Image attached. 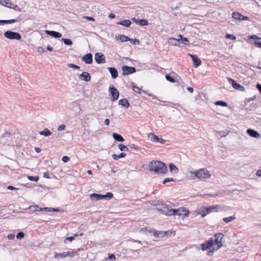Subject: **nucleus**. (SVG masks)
Here are the masks:
<instances>
[{"label": "nucleus", "instance_id": "f257e3e1", "mask_svg": "<svg viewBox=\"0 0 261 261\" xmlns=\"http://www.w3.org/2000/svg\"><path fill=\"white\" fill-rule=\"evenodd\" d=\"M149 170L156 174H165L167 172L166 164L162 162L152 161L149 164Z\"/></svg>", "mask_w": 261, "mask_h": 261}, {"label": "nucleus", "instance_id": "f03ea898", "mask_svg": "<svg viewBox=\"0 0 261 261\" xmlns=\"http://www.w3.org/2000/svg\"><path fill=\"white\" fill-rule=\"evenodd\" d=\"M224 236L222 233H216L214 236L213 239L214 245L212 247L214 252V250H217L223 245V239Z\"/></svg>", "mask_w": 261, "mask_h": 261}, {"label": "nucleus", "instance_id": "7ed1b4c3", "mask_svg": "<svg viewBox=\"0 0 261 261\" xmlns=\"http://www.w3.org/2000/svg\"><path fill=\"white\" fill-rule=\"evenodd\" d=\"M197 179L199 180H203L204 179H208L211 177V174L206 168H201L196 170Z\"/></svg>", "mask_w": 261, "mask_h": 261}, {"label": "nucleus", "instance_id": "20e7f679", "mask_svg": "<svg viewBox=\"0 0 261 261\" xmlns=\"http://www.w3.org/2000/svg\"><path fill=\"white\" fill-rule=\"evenodd\" d=\"M4 36L11 40H19L21 38V36L19 33L13 32L11 31H7L4 33Z\"/></svg>", "mask_w": 261, "mask_h": 261}, {"label": "nucleus", "instance_id": "39448f33", "mask_svg": "<svg viewBox=\"0 0 261 261\" xmlns=\"http://www.w3.org/2000/svg\"><path fill=\"white\" fill-rule=\"evenodd\" d=\"M158 212L166 216H174V209L163 206L162 208H156Z\"/></svg>", "mask_w": 261, "mask_h": 261}, {"label": "nucleus", "instance_id": "423d86ee", "mask_svg": "<svg viewBox=\"0 0 261 261\" xmlns=\"http://www.w3.org/2000/svg\"><path fill=\"white\" fill-rule=\"evenodd\" d=\"M174 215H178L181 216L183 218L187 216L189 214V211L188 209L185 207H180L177 210L174 209Z\"/></svg>", "mask_w": 261, "mask_h": 261}, {"label": "nucleus", "instance_id": "0eeeda50", "mask_svg": "<svg viewBox=\"0 0 261 261\" xmlns=\"http://www.w3.org/2000/svg\"><path fill=\"white\" fill-rule=\"evenodd\" d=\"M78 254L76 252H66L63 253H55L54 257L55 258H64L68 256H74L77 255Z\"/></svg>", "mask_w": 261, "mask_h": 261}, {"label": "nucleus", "instance_id": "6e6552de", "mask_svg": "<svg viewBox=\"0 0 261 261\" xmlns=\"http://www.w3.org/2000/svg\"><path fill=\"white\" fill-rule=\"evenodd\" d=\"M148 138L153 142H160L162 144H164L165 142V140L162 138H159L157 136L155 135L153 133H149L148 134Z\"/></svg>", "mask_w": 261, "mask_h": 261}, {"label": "nucleus", "instance_id": "1a4fd4ad", "mask_svg": "<svg viewBox=\"0 0 261 261\" xmlns=\"http://www.w3.org/2000/svg\"><path fill=\"white\" fill-rule=\"evenodd\" d=\"M94 59L96 62L98 64L105 63V57L101 53H96L95 54Z\"/></svg>", "mask_w": 261, "mask_h": 261}, {"label": "nucleus", "instance_id": "9d476101", "mask_svg": "<svg viewBox=\"0 0 261 261\" xmlns=\"http://www.w3.org/2000/svg\"><path fill=\"white\" fill-rule=\"evenodd\" d=\"M228 80L231 83L232 86L234 89H237V90H238L239 91H244L245 90V88L243 86H242L241 85H240L239 84L237 83L236 82V81H234V80L232 79L231 78L228 77Z\"/></svg>", "mask_w": 261, "mask_h": 261}, {"label": "nucleus", "instance_id": "9b49d317", "mask_svg": "<svg viewBox=\"0 0 261 261\" xmlns=\"http://www.w3.org/2000/svg\"><path fill=\"white\" fill-rule=\"evenodd\" d=\"M123 75H128L136 72L134 67L131 66H122Z\"/></svg>", "mask_w": 261, "mask_h": 261}, {"label": "nucleus", "instance_id": "f8f14e48", "mask_svg": "<svg viewBox=\"0 0 261 261\" xmlns=\"http://www.w3.org/2000/svg\"><path fill=\"white\" fill-rule=\"evenodd\" d=\"M109 92L112 96V100L115 101L117 100L119 95V91L114 87L109 88Z\"/></svg>", "mask_w": 261, "mask_h": 261}, {"label": "nucleus", "instance_id": "ddd939ff", "mask_svg": "<svg viewBox=\"0 0 261 261\" xmlns=\"http://www.w3.org/2000/svg\"><path fill=\"white\" fill-rule=\"evenodd\" d=\"M214 241L213 239H210L208 241L204 243L201 244L200 247L202 250H205L209 249L213 246Z\"/></svg>", "mask_w": 261, "mask_h": 261}, {"label": "nucleus", "instance_id": "4468645a", "mask_svg": "<svg viewBox=\"0 0 261 261\" xmlns=\"http://www.w3.org/2000/svg\"><path fill=\"white\" fill-rule=\"evenodd\" d=\"M45 32L47 35L55 38H59L62 36V34L60 33L54 31L45 30Z\"/></svg>", "mask_w": 261, "mask_h": 261}, {"label": "nucleus", "instance_id": "2eb2a0df", "mask_svg": "<svg viewBox=\"0 0 261 261\" xmlns=\"http://www.w3.org/2000/svg\"><path fill=\"white\" fill-rule=\"evenodd\" d=\"M82 61H84L87 64H90L92 63L93 58L91 53L87 54L82 57Z\"/></svg>", "mask_w": 261, "mask_h": 261}, {"label": "nucleus", "instance_id": "dca6fc26", "mask_svg": "<svg viewBox=\"0 0 261 261\" xmlns=\"http://www.w3.org/2000/svg\"><path fill=\"white\" fill-rule=\"evenodd\" d=\"M120 63L121 64H128V65H132V64H135L136 61L135 60H133L132 59L129 58H121L120 59Z\"/></svg>", "mask_w": 261, "mask_h": 261}, {"label": "nucleus", "instance_id": "f3484780", "mask_svg": "<svg viewBox=\"0 0 261 261\" xmlns=\"http://www.w3.org/2000/svg\"><path fill=\"white\" fill-rule=\"evenodd\" d=\"M206 208H207V207L202 206V207L198 208L196 211V213L198 215H201V216L202 217H204L207 214H208L207 211H206Z\"/></svg>", "mask_w": 261, "mask_h": 261}, {"label": "nucleus", "instance_id": "a211bd4d", "mask_svg": "<svg viewBox=\"0 0 261 261\" xmlns=\"http://www.w3.org/2000/svg\"><path fill=\"white\" fill-rule=\"evenodd\" d=\"M247 133L251 137L255 138H259L260 135L254 129L249 128L247 130Z\"/></svg>", "mask_w": 261, "mask_h": 261}, {"label": "nucleus", "instance_id": "6ab92c4d", "mask_svg": "<svg viewBox=\"0 0 261 261\" xmlns=\"http://www.w3.org/2000/svg\"><path fill=\"white\" fill-rule=\"evenodd\" d=\"M79 77L83 81L89 82L91 80L90 74L87 72H83L79 75Z\"/></svg>", "mask_w": 261, "mask_h": 261}, {"label": "nucleus", "instance_id": "aec40b11", "mask_svg": "<svg viewBox=\"0 0 261 261\" xmlns=\"http://www.w3.org/2000/svg\"><path fill=\"white\" fill-rule=\"evenodd\" d=\"M168 43L171 45L177 46L180 43V39L174 38H170L168 40Z\"/></svg>", "mask_w": 261, "mask_h": 261}, {"label": "nucleus", "instance_id": "412c9836", "mask_svg": "<svg viewBox=\"0 0 261 261\" xmlns=\"http://www.w3.org/2000/svg\"><path fill=\"white\" fill-rule=\"evenodd\" d=\"M189 55L193 60V65H200L201 64V60L197 57L196 55L191 54Z\"/></svg>", "mask_w": 261, "mask_h": 261}, {"label": "nucleus", "instance_id": "4be33fe9", "mask_svg": "<svg viewBox=\"0 0 261 261\" xmlns=\"http://www.w3.org/2000/svg\"><path fill=\"white\" fill-rule=\"evenodd\" d=\"M108 70L111 74L113 79H116L118 76V72L117 70L114 67H109Z\"/></svg>", "mask_w": 261, "mask_h": 261}, {"label": "nucleus", "instance_id": "5701e85b", "mask_svg": "<svg viewBox=\"0 0 261 261\" xmlns=\"http://www.w3.org/2000/svg\"><path fill=\"white\" fill-rule=\"evenodd\" d=\"M169 168L171 173L173 174H176L178 172V168L173 164L170 163L169 165Z\"/></svg>", "mask_w": 261, "mask_h": 261}, {"label": "nucleus", "instance_id": "b1692460", "mask_svg": "<svg viewBox=\"0 0 261 261\" xmlns=\"http://www.w3.org/2000/svg\"><path fill=\"white\" fill-rule=\"evenodd\" d=\"M39 134L45 137H48L51 135V132L47 128H45L42 131L39 132Z\"/></svg>", "mask_w": 261, "mask_h": 261}, {"label": "nucleus", "instance_id": "393cba45", "mask_svg": "<svg viewBox=\"0 0 261 261\" xmlns=\"http://www.w3.org/2000/svg\"><path fill=\"white\" fill-rule=\"evenodd\" d=\"M118 24L123 25L125 27H128L131 24V21L129 19H125L122 21H119L117 23Z\"/></svg>", "mask_w": 261, "mask_h": 261}, {"label": "nucleus", "instance_id": "a878e982", "mask_svg": "<svg viewBox=\"0 0 261 261\" xmlns=\"http://www.w3.org/2000/svg\"><path fill=\"white\" fill-rule=\"evenodd\" d=\"M219 208V205H212L210 207H207L206 211H207V213L209 214L211 212H218Z\"/></svg>", "mask_w": 261, "mask_h": 261}, {"label": "nucleus", "instance_id": "bb28decb", "mask_svg": "<svg viewBox=\"0 0 261 261\" xmlns=\"http://www.w3.org/2000/svg\"><path fill=\"white\" fill-rule=\"evenodd\" d=\"M119 105L127 108L129 106V103L125 98L121 99L119 101Z\"/></svg>", "mask_w": 261, "mask_h": 261}, {"label": "nucleus", "instance_id": "cd10ccee", "mask_svg": "<svg viewBox=\"0 0 261 261\" xmlns=\"http://www.w3.org/2000/svg\"><path fill=\"white\" fill-rule=\"evenodd\" d=\"M243 16V15L237 12L232 13V17L236 20H242Z\"/></svg>", "mask_w": 261, "mask_h": 261}, {"label": "nucleus", "instance_id": "c85d7f7f", "mask_svg": "<svg viewBox=\"0 0 261 261\" xmlns=\"http://www.w3.org/2000/svg\"><path fill=\"white\" fill-rule=\"evenodd\" d=\"M113 138L119 142H123L124 141V139L120 135L116 133H113L112 134Z\"/></svg>", "mask_w": 261, "mask_h": 261}, {"label": "nucleus", "instance_id": "c756f323", "mask_svg": "<svg viewBox=\"0 0 261 261\" xmlns=\"http://www.w3.org/2000/svg\"><path fill=\"white\" fill-rule=\"evenodd\" d=\"M0 4L6 7H11V3L10 0H0Z\"/></svg>", "mask_w": 261, "mask_h": 261}, {"label": "nucleus", "instance_id": "7c9ffc66", "mask_svg": "<svg viewBox=\"0 0 261 261\" xmlns=\"http://www.w3.org/2000/svg\"><path fill=\"white\" fill-rule=\"evenodd\" d=\"M188 173L190 174L189 177L191 179L195 180L197 179L196 170L195 171H190L188 172Z\"/></svg>", "mask_w": 261, "mask_h": 261}, {"label": "nucleus", "instance_id": "2f4dec72", "mask_svg": "<svg viewBox=\"0 0 261 261\" xmlns=\"http://www.w3.org/2000/svg\"><path fill=\"white\" fill-rule=\"evenodd\" d=\"M125 156H126V154L125 153L122 152L119 155H117L116 154H113L112 155V158L114 160H118L119 159L124 158Z\"/></svg>", "mask_w": 261, "mask_h": 261}, {"label": "nucleus", "instance_id": "473e14b6", "mask_svg": "<svg viewBox=\"0 0 261 261\" xmlns=\"http://www.w3.org/2000/svg\"><path fill=\"white\" fill-rule=\"evenodd\" d=\"M118 36L119 39L122 42H125L129 40V38L124 35H120Z\"/></svg>", "mask_w": 261, "mask_h": 261}, {"label": "nucleus", "instance_id": "72a5a7b5", "mask_svg": "<svg viewBox=\"0 0 261 261\" xmlns=\"http://www.w3.org/2000/svg\"><path fill=\"white\" fill-rule=\"evenodd\" d=\"M100 197V194H98L96 193H93L90 195V197L91 199L96 200H101Z\"/></svg>", "mask_w": 261, "mask_h": 261}, {"label": "nucleus", "instance_id": "f704fd0d", "mask_svg": "<svg viewBox=\"0 0 261 261\" xmlns=\"http://www.w3.org/2000/svg\"><path fill=\"white\" fill-rule=\"evenodd\" d=\"M40 211H46L48 212H59L60 210L58 208H50V207H44V208H41L40 209Z\"/></svg>", "mask_w": 261, "mask_h": 261}, {"label": "nucleus", "instance_id": "c9c22d12", "mask_svg": "<svg viewBox=\"0 0 261 261\" xmlns=\"http://www.w3.org/2000/svg\"><path fill=\"white\" fill-rule=\"evenodd\" d=\"M100 199H102L103 198H108V199H111L113 197V195L111 192H108L106 195H101L100 194Z\"/></svg>", "mask_w": 261, "mask_h": 261}, {"label": "nucleus", "instance_id": "e433bc0d", "mask_svg": "<svg viewBox=\"0 0 261 261\" xmlns=\"http://www.w3.org/2000/svg\"><path fill=\"white\" fill-rule=\"evenodd\" d=\"M234 219H236V217L234 216H230V217H228L224 218L223 219V220L225 223H229L230 222L233 221Z\"/></svg>", "mask_w": 261, "mask_h": 261}, {"label": "nucleus", "instance_id": "4c0bfd02", "mask_svg": "<svg viewBox=\"0 0 261 261\" xmlns=\"http://www.w3.org/2000/svg\"><path fill=\"white\" fill-rule=\"evenodd\" d=\"M131 87L133 89V90L136 92L140 93L141 92V89L135 85V84L134 83H131Z\"/></svg>", "mask_w": 261, "mask_h": 261}, {"label": "nucleus", "instance_id": "58836bf2", "mask_svg": "<svg viewBox=\"0 0 261 261\" xmlns=\"http://www.w3.org/2000/svg\"><path fill=\"white\" fill-rule=\"evenodd\" d=\"M62 41L64 43L65 45H71L72 44V42L70 39L62 38Z\"/></svg>", "mask_w": 261, "mask_h": 261}, {"label": "nucleus", "instance_id": "ea45409f", "mask_svg": "<svg viewBox=\"0 0 261 261\" xmlns=\"http://www.w3.org/2000/svg\"><path fill=\"white\" fill-rule=\"evenodd\" d=\"M118 148L121 150V151H128V148L126 146L123 145V144H120L118 145Z\"/></svg>", "mask_w": 261, "mask_h": 261}, {"label": "nucleus", "instance_id": "a19ab883", "mask_svg": "<svg viewBox=\"0 0 261 261\" xmlns=\"http://www.w3.org/2000/svg\"><path fill=\"white\" fill-rule=\"evenodd\" d=\"M139 24L141 26H145L148 25V21L145 19L139 20Z\"/></svg>", "mask_w": 261, "mask_h": 261}, {"label": "nucleus", "instance_id": "79ce46f5", "mask_svg": "<svg viewBox=\"0 0 261 261\" xmlns=\"http://www.w3.org/2000/svg\"><path fill=\"white\" fill-rule=\"evenodd\" d=\"M29 208L33 212H36L40 211V209L38 205H31L29 207Z\"/></svg>", "mask_w": 261, "mask_h": 261}, {"label": "nucleus", "instance_id": "37998d69", "mask_svg": "<svg viewBox=\"0 0 261 261\" xmlns=\"http://www.w3.org/2000/svg\"><path fill=\"white\" fill-rule=\"evenodd\" d=\"M215 105L217 106H221L222 107L227 106V103L223 101H217L215 102Z\"/></svg>", "mask_w": 261, "mask_h": 261}, {"label": "nucleus", "instance_id": "c03bdc74", "mask_svg": "<svg viewBox=\"0 0 261 261\" xmlns=\"http://www.w3.org/2000/svg\"><path fill=\"white\" fill-rule=\"evenodd\" d=\"M27 178L29 180H31V181H37L39 180V177L38 176H28Z\"/></svg>", "mask_w": 261, "mask_h": 261}, {"label": "nucleus", "instance_id": "a18cd8bd", "mask_svg": "<svg viewBox=\"0 0 261 261\" xmlns=\"http://www.w3.org/2000/svg\"><path fill=\"white\" fill-rule=\"evenodd\" d=\"M9 8L13 9L15 10V11H17L18 12H20L21 11V9L17 5H12L11 4V7H9Z\"/></svg>", "mask_w": 261, "mask_h": 261}, {"label": "nucleus", "instance_id": "49530a36", "mask_svg": "<svg viewBox=\"0 0 261 261\" xmlns=\"http://www.w3.org/2000/svg\"><path fill=\"white\" fill-rule=\"evenodd\" d=\"M17 20L15 19H9V20H4V24H11L14 22H16Z\"/></svg>", "mask_w": 261, "mask_h": 261}, {"label": "nucleus", "instance_id": "de8ad7c7", "mask_svg": "<svg viewBox=\"0 0 261 261\" xmlns=\"http://www.w3.org/2000/svg\"><path fill=\"white\" fill-rule=\"evenodd\" d=\"M129 41L133 44L134 45H136V44H139L140 41L139 40V39H130L129 38Z\"/></svg>", "mask_w": 261, "mask_h": 261}, {"label": "nucleus", "instance_id": "09e8293b", "mask_svg": "<svg viewBox=\"0 0 261 261\" xmlns=\"http://www.w3.org/2000/svg\"><path fill=\"white\" fill-rule=\"evenodd\" d=\"M165 78L167 81H169L171 83H173L175 82V80L172 77L170 76L169 75H166Z\"/></svg>", "mask_w": 261, "mask_h": 261}, {"label": "nucleus", "instance_id": "8fccbe9b", "mask_svg": "<svg viewBox=\"0 0 261 261\" xmlns=\"http://www.w3.org/2000/svg\"><path fill=\"white\" fill-rule=\"evenodd\" d=\"M226 38L229 39L231 40H234L236 39V36H233V35L227 34L225 36Z\"/></svg>", "mask_w": 261, "mask_h": 261}, {"label": "nucleus", "instance_id": "3c124183", "mask_svg": "<svg viewBox=\"0 0 261 261\" xmlns=\"http://www.w3.org/2000/svg\"><path fill=\"white\" fill-rule=\"evenodd\" d=\"M24 233L23 232H19L16 235V238L18 239H22L24 237Z\"/></svg>", "mask_w": 261, "mask_h": 261}, {"label": "nucleus", "instance_id": "603ef678", "mask_svg": "<svg viewBox=\"0 0 261 261\" xmlns=\"http://www.w3.org/2000/svg\"><path fill=\"white\" fill-rule=\"evenodd\" d=\"M174 179L173 178H165L164 181H163V183L164 184H166L167 182H170V181H174Z\"/></svg>", "mask_w": 261, "mask_h": 261}, {"label": "nucleus", "instance_id": "864d4df0", "mask_svg": "<svg viewBox=\"0 0 261 261\" xmlns=\"http://www.w3.org/2000/svg\"><path fill=\"white\" fill-rule=\"evenodd\" d=\"M65 127H66L65 125L62 124L59 126V127L58 128V131L63 130L64 129H65Z\"/></svg>", "mask_w": 261, "mask_h": 261}, {"label": "nucleus", "instance_id": "5fc2aeb1", "mask_svg": "<svg viewBox=\"0 0 261 261\" xmlns=\"http://www.w3.org/2000/svg\"><path fill=\"white\" fill-rule=\"evenodd\" d=\"M74 239V237H67L66 238L65 240H64V242L65 243H67V242L68 241H70V242H72L73 240Z\"/></svg>", "mask_w": 261, "mask_h": 261}, {"label": "nucleus", "instance_id": "6e6d98bb", "mask_svg": "<svg viewBox=\"0 0 261 261\" xmlns=\"http://www.w3.org/2000/svg\"><path fill=\"white\" fill-rule=\"evenodd\" d=\"M62 160L63 162L67 163L70 160V159L67 156H64L62 158Z\"/></svg>", "mask_w": 261, "mask_h": 261}, {"label": "nucleus", "instance_id": "4d7b16f0", "mask_svg": "<svg viewBox=\"0 0 261 261\" xmlns=\"http://www.w3.org/2000/svg\"><path fill=\"white\" fill-rule=\"evenodd\" d=\"M15 238L14 234H9L8 236V239L9 240H13Z\"/></svg>", "mask_w": 261, "mask_h": 261}, {"label": "nucleus", "instance_id": "13d9d810", "mask_svg": "<svg viewBox=\"0 0 261 261\" xmlns=\"http://www.w3.org/2000/svg\"><path fill=\"white\" fill-rule=\"evenodd\" d=\"M249 38L250 39H261V38H259L258 36H257L255 35H252V36H250Z\"/></svg>", "mask_w": 261, "mask_h": 261}, {"label": "nucleus", "instance_id": "bf43d9fd", "mask_svg": "<svg viewBox=\"0 0 261 261\" xmlns=\"http://www.w3.org/2000/svg\"><path fill=\"white\" fill-rule=\"evenodd\" d=\"M132 20L135 23H136L137 24H139V20L140 19H136L135 17H133V18H132Z\"/></svg>", "mask_w": 261, "mask_h": 261}, {"label": "nucleus", "instance_id": "052dcab7", "mask_svg": "<svg viewBox=\"0 0 261 261\" xmlns=\"http://www.w3.org/2000/svg\"><path fill=\"white\" fill-rule=\"evenodd\" d=\"M181 40L183 41L182 43L185 44H186V42L189 41L188 39L186 37H183Z\"/></svg>", "mask_w": 261, "mask_h": 261}, {"label": "nucleus", "instance_id": "680f3d73", "mask_svg": "<svg viewBox=\"0 0 261 261\" xmlns=\"http://www.w3.org/2000/svg\"><path fill=\"white\" fill-rule=\"evenodd\" d=\"M129 147L130 148H132L134 149H138V147L135 144H132L130 145Z\"/></svg>", "mask_w": 261, "mask_h": 261}, {"label": "nucleus", "instance_id": "e2e57ef3", "mask_svg": "<svg viewBox=\"0 0 261 261\" xmlns=\"http://www.w3.org/2000/svg\"><path fill=\"white\" fill-rule=\"evenodd\" d=\"M105 122V124L106 125L108 126L109 125V124H110V120L109 119H106L105 120V122Z\"/></svg>", "mask_w": 261, "mask_h": 261}, {"label": "nucleus", "instance_id": "0e129e2a", "mask_svg": "<svg viewBox=\"0 0 261 261\" xmlns=\"http://www.w3.org/2000/svg\"><path fill=\"white\" fill-rule=\"evenodd\" d=\"M43 177L46 178H49V174L47 172H44L43 174Z\"/></svg>", "mask_w": 261, "mask_h": 261}, {"label": "nucleus", "instance_id": "69168bd1", "mask_svg": "<svg viewBox=\"0 0 261 261\" xmlns=\"http://www.w3.org/2000/svg\"><path fill=\"white\" fill-rule=\"evenodd\" d=\"M255 44L257 46L261 47V42L260 41H255Z\"/></svg>", "mask_w": 261, "mask_h": 261}, {"label": "nucleus", "instance_id": "338daca9", "mask_svg": "<svg viewBox=\"0 0 261 261\" xmlns=\"http://www.w3.org/2000/svg\"><path fill=\"white\" fill-rule=\"evenodd\" d=\"M256 88L258 89V90L260 92V93L261 94V85L259 84H257L256 85Z\"/></svg>", "mask_w": 261, "mask_h": 261}, {"label": "nucleus", "instance_id": "774afa93", "mask_svg": "<svg viewBox=\"0 0 261 261\" xmlns=\"http://www.w3.org/2000/svg\"><path fill=\"white\" fill-rule=\"evenodd\" d=\"M256 175L258 176V177H260L261 176V170H258L256 173Z\"/></svg>", "mask_w": 261, "mask_h": 261}]
</instances>
